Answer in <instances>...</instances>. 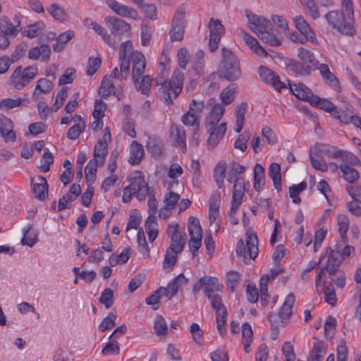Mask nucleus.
Here are the masks:
<instances>
[{"label": "nucleus", "instance_id": "30", "mask_svg": "<svg viewBox=\"0 0 361 361\" xmlns=\"http://www.w3.org/2000/svg\"><path fill=\"white\" fill-rule=\"evenodd\" d=\"M157 85H161V92L164 94L165 102L167 104H171L173 103L172 97H177L174 92L175 85L173 82L168 80H164L163 83L156 80Z\"/></svg>", "mask_w": 361, "mask_h": 361}, {"label": "nucleus", "instance_id": "22", "mask_svg": "<svg viewBox=\"0 0 361 361\" xmlns=\"http://www.w3.org/2000/svg\"><path fill=\"white\" fill-rule=\"evenodd\" d=\"M106 20L110 24L112 28V33L114 35L128 34L130 31V25L121 18L116 17H109Z\"/></svg>", "mask_w": 361, "mask_h": 361}, {"label": "nucleus", "instance_id": "49", "mask_svg": "<svg viewBox=\"0 0 361 361\" xmlns=\"http://www.w3.org/2000/svg\"><path fill=\"white\" fill-rule=\"evenodd\" d=\"M133 47L131 42L128 41L122 43L119 51V61L120 63L126 62L130 66V58L133 56Z\"/></svg>", "mask_w": 361, "mask_h": 361}, {"label": "nucleus", "instance_id": "57", "mask_svg": "<svg viewBox=\"0 0 361 361\" xmlns=\"http://www.w3.org/2000/svg\"><path fill=\"white\" fill-rule=\"evenodd\" d=\"M180 252H178L176 250L168 248L165 255V257L163 262L164 269L171 270L175 265L178 255Z\"/></svg>", "mask_w": 361, "mask_h": 361}, {"label": "nucleus", "instance_id": "51", "mask_svg": "<svg viewBox=\"0 0 361 361\" xmlns=\"http://www.w3.org/2000/svg\"><path fill=\"white\" fill-rule=\"evenodd\" d=\"M74 119L79 121V123L71 127L68 130L67 137L70 140L77 139L85 128V123L80 116H75Z\"/></svg>", "mask_w": 361, "mask_h": 361}, {"label": "nucleus", "instance_id": "13", "mask_svg": "<svg viewBox=\"0 0 361 361\" xmlns=\"http://www.w3.org/2000/svg\"><path fill=\"white\" fill-rule=\"evenodd\" d=\"M98 94L103 98L114 94L120 100L122 97V88L120 85L116 86L114 84L111 76H104L101 82Z\"/></svg>", "mask_w": 361, "mask_h": 361}, {"label": "nucleus", "instance_id": "16", "mask_svg": "<svg viewBox=\"0 0 361 361\" xmlns=\"http://www.w3.org/2000/svg\"><path fill=\"white\" fill-rule=\"evenodd\" d=\"M236 33L257 56L261 57H266L267 56V51L255 37L239 27L236 29Z\"/></svg>", "mask_w": 361, "mask_h": 361}, {"label": "nucleus", "instance_id": "11", "mask_svg": "<svg viewBox=\"0 0 361 361\" xmlns=\"http://www.w3.org/2000/svg\"><path fill=\"white\" fill-rule=\"evenodd\" d=\"M105 2L107 6L119 16L135 20L139 19L138 13L133 8L122 4L116 0H105Z\"/></svg>", "mask_w": 361, "mask_h": 361}, {"label": "nucleus", "instance_id": "46", "mask_svg": "<svg viewBox=\"0 0 361 361\" xmlns=\"http://www.w3.org/2000/svg\"><path fill=\"white\" fill-rule=\"evenodd\" d=\"M298 56L302 63L310 66V67L316 68L318 64V61L314 57V54L306 49L300 48L298 49Z\"/></svg>", "mask_w": 361, "mask_h": 361}, {"label": "nucleus", "instance_id": "2", "mask_svg": "<svg viewBox=\"0 0 361 361\" xmlns=\"http://www.w3.org/2000/svg\"><path fill=\"white\" fill-rule=\"evenodd\" d=\"M149 187L141 171H135L131 174V183L123 189L122 201L130 202L132 196L136 195L139 200H143L148 194Z\"/></svg>", "mask_w": 361, "mask_h": 361}, {"label": "nucleus", "instance_id": "10", "mask_svg": "<svg viewBox=\"0 0 361 361\" xmlns=\"http://www.w3.org/2000/svg\"><path fill=\"white\" fill-rule=\"evenodd\" d=\"M209 49L212 52L215 51L218 47L221 40L222 34L224 33V28L219 20H214L212 18L209 23Z\"/></svg>", "mask_w": 361, "mask_h": 361}, {"label": "nucleus", "instance_id": "61", "mask_svg": "<svg viewBox=\"0 0 361 361\" xmlns=\"http://www.w3.org/2000/svg\"><path fill=\"white\" fill-rule=\"evenodd\" d=\"M241 275L236 271H229L226 275V283L227 286L232 290H235V288L237 286Z\"/></svg>", "mask_w": 361, "mask_h": 361}, {"label": "nucleus", "instance_id": "55", "mask_svg": "<svg viewBox=\"0 0 361 361\" xmlns=\"http://www.w3.org/2000/svg\"><path fill=\"white\" fill-rule=\"evenodd\" d=\"M154 328L155 334L158 336H166L168 334V327L164 318L161 315H157L154 322Z\"/></svg>", "mask_w": 361, "mask_h": 361}, {"label": "nucleus", "instance_id": "53", "mask_svg": "<svg viewBox=\"0 0 361 361\" xmlns=\"http://www.w3.org/2000/svg\"><path fill=\"white\" fill-rule=\"evenodd\" d=\"M107 154L108 147L95 145L93 152V158L91 160L96 162L97 164H99V166H103L104 164Z\"/></svg>", "mask_w": 361, "mask_h": 361}, {"label": "nucleus", "instance_id": "59", "mask_svg": "<svg viewBox=\"0 0 361 361\" xmlns=\"http://www.w3.org/2000/svg\"><path fill=\"white\" fill-rule=\"evenodd\" d=\"M183 73L178 69H176L173 73L171 79L169 80L170 82L175 85L174 92L176 95H179V94L181 92L183 85Z\"/></svg>", "mask_w": 361, "mask_h": 361}, {"label": "nucleus", "instance_id": "39", "mask_svg": "<svg viewBox=\"0 0 361 361\" xmlns=\"http://www.w3.org/2000/svg\"><path fill=\"white\" fill-rule=\"evenodd\" d=\"M339 169L342 172V177L348 183H353L359 178L358 171L353 169V166H348L345 164H341L339 165Z\"/></svg>", "mask_w": 361, "mask_h": 361}, {"label": "nucleus", "instance_id": "45", "mask_svg": "<svg viewBox=\"0 0 361 361\" xmlns=\"http://www.w3.org/2000/svg\"><path fill=\"white\" fill-rule=\"evenodd\" d=\"M236 88L233 85H229L223 89L220 93V99L222 105L225 106L231 104L236 97Z\"/></svg>", "mask_w": 361, "mask_h": 361}, {"label": "nucleus", "instance_id": "26", "mask_svg": "<svg viewBox=\"0 0 361 361\" xmlns=\"http://www.w3.org/2000/svg\"><path fill=\"white\" fill-rule=\"evenodd\" d=\"M144 155L145 151L142 145L138 142L133 140L130 145L129 164L132 165L139 164L142 160Z\"/></svg>", "mask_w": 361, "mask_h": 361}, {"label": "nucleus", "instance_id": "12", "mask_svg": "<svg viewBox=\"0 0 361 361\" xmlns=\"http://www.w3.org/2000/svg\"><path fill=\"white\" fill-rule=\"evenodd\" d=\"M226 111L224 105L216 103L212 106L205 118V128L207 130H214L220 124L223 115Z\"/></svg>", "mask_w": 361, "mask_h": 361}, {"label": "nucleus", "instance_id": "33", "mask_svg": "<svg viewBox=\"0 0 361 361\" xmlns=\"http://www.w3.org/2000/svg\"><path fill=\"white\" fill-rule=\"evenodd\" d=\"M145 230L148 235L149 240L150 242H153L157 238L159 233L156 216L149 215L145 221Z\"/></svg>", "mask_w": 361, "mask_h": 361}, {"label": "nucleus", "instance_id": "32", "mask_svg": "<svg viewBox=\"0 0 361 361\" xmlns=\"http://www.w3.org/2000/svg\"><path fill=\"white\" fill-rule=\"evenodd\" d=\"M181 121L184 126L193 128V139H195V135L197 134L200 128L199 116L188 111L186 114L182 116Z\"/></svg>", "mask_w": 361, "mask_h": 361}, {"label": "nucleus", "instance_id": "29", "mask_svg": "<svg viewBox=\"0 0 361 361\" xmlns=\"http://www.w3.org/2000/svg\"><path fill=\"white\" fill-rule=\"evenodd\" d=\"M318 69L323 80L331 87L336 90L340 88L339 81L337 78L330 71L329 66L325 63L319 65Z\"/></svg>", "mask_w": 361, "mask_h": 361}, {"label": "nucleus", "instance_id": "31", "mask_svg": "<svg viewBox=\"0 0 361 361\" xmlns=\"http://www.w3.org/2000/svg\"><path fill=\"white\" fill-rule=\"evenodd\" d=\"M338 149H339L336 147L324 143H317L310 149V150H312L314 152L321 156L322 154H324L334 159L337 158Z\"/></svg>", "mask_w": 361, "mask_h": 361}, {"label": "nucleus", "instance_id": "38", "mask_svg": "<svg viewBox=\"0 0 361 361\" xmlns=\"http://www.w3.org/2000/svg\"><path fill=\"white\" fill-rule=\"evenodd\" d=\"M44 28V24L42 22H37L20 28V31L24 36L34 38L41 34Z\"/></svg>", "mask_w": 361, "mask_h": 361}, {"label": "nucleus", "instance_id": "56", "mask_svg": "<svg viewBox=\"0 0 361 361\" xmlns=\"http://www.w3.org/2000/svg\"><path fill=\"white\" fill-rule=\"evenodd\" d=\"M74 36V33L68 30L59 35L56 39V43L53 46L55 51L60 52L63 49V44L68 43Z\"/></svg>", "mask_w": 361, "mask_h": 361}, {"label": "nucleus", "instance_id": "35", "mask_svg": "<svg viewBox=\"0 0 361 361\" xmlns=\"http://www.w3.org/2000/svg\"><path fill=\"white\" fill-rule=\"evenodd\" d=\"M0 32L14 37L17 35L18 30L11 21L8 17L4 16L0 18Z\"/></svg>", "mask_w": 361, "mask_h": 361}, {"label": "nucleus", "instance_id": "42", "mask_svg": "<svg viewBox=\"0 0 361 361\" xmlns=\"http://www.w3.org/2000/svg\"><path fill=\"white\" fill-rule=\"evenodd\" d=\"M310 104L319 107L326 112H329L332 115L337 109L336 106L331 102L325 99H322L316 95L314 97L312 98Z\"/></svg>", "mask_w": 361, "mask_h": 361}, {"label": "nucleus", "instance_id": "20", "mask_svg": "<svg viewBox=\"0 0 361 361\" xmlns=\"http://www.w3.org/2000/svg\"><path fill=\"white\" fill-rule=\"evenodd\" d=\"M146 67L145 58L142 53L137 52L133 56V70L132 75L134 82H137V79L145 73Z\"/></svg>", "mask_w": 361, "mask_h": 361}, {"label": "nucleus", "instance_id": "37", "mask_svg": "<svg viewBox=\"0 0 361 361\" xmlns=\"http://www.w3.org/2000/svg\"><path fill=\"white\" fill-rule=\"evenodd\" d=\"M326 348L322 341H317L313 345V348L310 352L307 361H322L326 355Z\"/></svg>", "mask_w": 361, "mask_h": 361}, {"label": "nucleus", "instance_id": "4", "mask_svg": "<svg viewBox=\"0 0 361 361\" xmlns=\"http://www.w3.org/2000/svg\"><path fill=\"white\" fill-rule=\"evenodd\" d=\"M325 18L329 25L345 35H353L355 30L354 28V20L347 19L343 13L338 11H331L325 15Z\"/></svg>", "mask_w": 361, "mask_h": 361}, {"label": "nucleus", "instance_id": "43", "mask_svg": "<svg viewBox=\"0 0 361 361\" xmlns=\"http://www.w3.org/2000/svg\"><path fill=\"white\" fill-rule=\"evenodd\" d=\"M310 159L311 164L314 169L321 172H326L328 171L329 165L320 154L310 150Z\"/></svg>", "mask_w": 361, "mask_h": 361}, {"label": "nucleus", "instance_id": "36", "mask_svg": "<svg viewBox=\"0 0 361 361\" xmlns=\"http://www.w3.org/2000/svg\"><path fill=\"white\" fill-rule=\"evenodd\" d=\"M268 173L274 183V188L279 191L281 189V166L277 163H271Z\"/></svg>", "mask_w": 361, "mask_h": 361}, {"label": "nucleus", "instance_id": "41", "mask_svg": "<svg viewBox=\"0 0 361 361\" xmlns=\"http://www.w3.org/2000/svg\"><path fill=\"white\" fill-rule=\"evenodd\" d=\"M337 224L338 226V232L343 245L348 243L347 233L349 229V219L343 214H339L337 216Z\"/></svg>", "mask_w": 361, "mask_h": 361}, {"label": "nucleus", "instance_id": "23", "mask_svg": "<svg viewBox=\"0 0 361 361\" xmlns=\"http://www.w3.org/2000/svg\"><path fill=\"white\" fill-rule=\"evenodd\" d=\"M200 286H202L206 297L214 294V292L221 291V286L215 277L204 276L200 279Z\"/></svg>", "mask_w": 361, "mask_h": 361}, {"label": "nucleus", "instance_id": "60", "mask_svg": "<svg viewBox=\"0 0 361 361\" xmlns=\"http://www.w3.org/2000/svg\"><path fill=\"white\" fill-rule=\"evenodd\" d=\"M54 161L52 153L48 148L44 149V154L41 159V165L39 166L41 171L46 173L49 171L50 166Z\"/></svg>", "mask_w": 361, "mask_h": 361}, {"label": "nucleus", "instance_id": "63", "mask_svg": "<svg viewBox=\"0 0 361 361\" xmlns=\"http://www.w3.org/2000/svg\"><path fill=\"white\" fill-rule=\"evenodd\" d=\"M116 314L113 312H109L108 315L104 317L101 322L98 329L101 332L112 328L115 325V321L116 319Z\"/></svg>", "mask_w": 361, "mask_h": 361}, {"label": "nucleus", "instance_id": "64", "mask_svg": "<svg viewBox=\"0 0 361 361\" xmlns=\"http://www.w3.org/2000/svg\"><path fill=\"white\" fill-rule=\"evenodd\" d=\"M138 8L145 13L147 18L152 20L157 18V8L154 5L142 1V4L139 5Z\"/></svg>", "mask_w": 361, "mask_h": 361}, {"label": "nucleus", "instance_id": "15", "mask_svg": "<svg viewBox=\"0 0 361 361\" xmlns=\"http://www.w3.org/2000/svg\"><path fill=\"white\" fill-rule=\"evenodd\" d=\"M259 74L262 80L272 85L277 91L280 92L281 89L286 87L284 83L280 80L279 77L271 69L261 66L259 68Z\"/></svg>", "mask_w": 361, "mask_h": 361}, {"label": "nucleus", "instance_id": "8", "mask_svg": "<svg viewBox=\"0 0 361 361\" xmlns=\"http://www.w3.org/2000/svg\"><path fill=\"white\" fill-rule=\"evenodd\" d=\"M250 186V183L245 182L243 178H238L235 180L230 208L231 213L235 214L237 212L242 203L245 191L247 190Z\"/></svg>", "mask_w": 361, "mask_h": 361}, {"label": "nucleus", "instance_id": "54", "mask_svg": "<svg viewBox=\"0 0 361 361\" xmlns=\"http://www.w3.org/2000/svg\"><path fill=\"white\" fill-rule=\"evenodd\" d=\"M11 84L16 90H21L25 85H27V83L25 82V80H23V75H21V67L20 66L17 67L14 70V71L11 77Z\"/></svg>", "mask_w": 361, "mask_h": 361}, {"label": "nucleus", "instance_id": "34", "mask_svg": "<svg viewBox=\"0 0 361 361\" xmlns=\"http://www.w3.org/2000/svg\"><path fill=\"white\" fill-rule=\"evenodd\" d=\"M329 250L330 252L329 254L325 270L329 274V275H334L340 267L341 259L338 255V253L335 252L334 250H331V248Z\"/></svg>", "mask_w": 361, "mask_h": 361}, {"label": "nucleus", "instance_id": "40", "mask_svg": "<svg viewBox=\"0 0 361 361\" xmlns=\"http://www.w3.org/2000/svg\"><path fill=\"white\" fill-rule=\"evenodd\" d=\"M242 343L244 345V350L246 353H249L251 350L250 343L252 341L253 333L251 325L245 322L242 325Z\"/></svg>", "mask_w": 361, "mask_h": 361}, {"label": "nucleus", "instance_id": "52", "mask_svg": "<svg viewBox=\"0 0 361 361\" xmlns=\"http://www.w3.org/2000/svg\"><path fill=\"white\" fill-rule=\"evenodd\" d=\"M119 68V71L117 67L114 68L109 76H111V79L114 78L119 81L126 80L129 75L130 66L125 61L120 63Z\"/></svg>", "mask_w": 361, "mask_h": 361}, {"label": "nucleus", "instance_id": "48", "mask_svg": "<svg viewBox=\"0 0 361 361\" xmlns=\"http://www.w3.org/2000/svg\"><path fill=\"white\" fill-rule=\"evenodd\" d=\"M171 134L176 138L177 144L182 147L183 152L186 150L185 130L181 126H172L171 128Z\"/></svg>", "mask_w": 361, "mask_h": 361}, {"label": "nucleus", "instance_id": "19", "mask_svg": "<svg viewBox=\"0 0 361 361\" xmlns=\"http://www.w3.org/2000/svg\"><path fill=\"white\" fill-rule=\"evenodd\" d=\"M293 94L301 100L308 101L311 103L312 98L314 97L312 92L303 83H288Z\"/></svg>", "mask_w": 361, "mask_h": 361}, {"label": "nucleus", "instance_id": "9", "mask_svg": "<svg viewBox=\"0 0 361 361\" xmlns=\"http://www.w3.org/2000/svg\"><path fill=\"white\" fill-rule=\"evenodd\" d=\"M246 17L248 19L247 26L249 29L257 37H259L262 32L269 30L271 26L270 22L265 18L255 15L250 11H246Z\"/></svg>", "mask_w": 361, "mask_h": 361}, {"label": "nucleus", "instance_id": "28", "mask_svg": "<svg viewBox=\"0 0 361 361\" xmlns=\"http://www.w3.org/2000/svg\"><path fill=\"white\" fill-rule=\"evenodd\" d=\"M53 88V83L50 80L41 78L37 80L35 90L32 94V99L38 101L40 99V94H48Z\"/></svg>", "mask_w": 361, "mask_h": 361}, {"label": "nucleus", "instance_id": "21", "mask_svg": "<svg viewBox=\"0 0 361 361\" xmlns=\"http://www.w3.org/2000/svg\"><path fill=\"white\" fill-rule=\"evenodd\" d=\"M147 149L156 159L161 158L164 154V143L161 139L157 136L148 137L146 144Z\"/></svg>", "mask_w": 361, "mask_h": 361}, {"label": "nucleus", "instance_id": "7", "mask_svg": "<svg viewBox=\"0 0 361 361\" xmlns=\"http://www.w3.org/2000/svg\"><path fill=\"white\" fill-rule=\"evenodd\" d=\"M185 8L178 7L171 23L170 37L172 41H181L185 32L184 27Z\"/></svg>", "mask_w": 361, "mask_h": 361}, {"label": "nucleus", "instance_id": "27", "mask_svg": "<svg viewBox=\"0 0 361 361\" xmlns=\"http://www.w3.org/2000/svg\"><path fill=\"white\" fill-rule=\"evenodd\" d=\"M294 302L295 296L293 293H289L278 312V314L281 317V322H286L290 318L292 314V308Z\"/></svg>", "mask_w": 361, "mask_h": 361}, {"label": "nucleus", "instance_id": "1", "mask_svg": "<svg viewBox=\"0 0 361 361\" xmlns=\"http://www.w3.org/2000/svg\"><path fill=\"white\" fill-rule=\"evenodd\" d=\"M222 59L221 60L218 73L220 78L228 81H235L240 78L241 70L238 57L228 49H221Z\"/></svg>", "mask_w": 361, "mask_h": 361}, {"label": "nucleus", "instance_id": "3", "mask_svg": "<svg viewBox=\"0 0 361 361\" xmlns=\"http://www.w3.org/2000/svg\"><path fill=\"white\" fill-rule=\"evenodd\" d=\"M258 240L255 233H246L245 243L243 240L237 243L236 255L248 264L250 259H255L258 255Z\"/></svg>", "mask_w": 361, "mask_h": 361}, {"label": "nucleus", "instance_id": "24", "mask_svg": "<svg viewBox=\"0 0 361 361\" xmlns=\"http://www.w3.org/2000/svg\"><path fill=\"white\" fill-rule=\"evenodd\" d=\"M32 190L36 198L44 200L48 194V184L46 178L43 176H38L36 182L32 183Z\"/></svg>", "mask_w": 361, "mask_h": 361}, {"label": "nucleus", "instance_id": "18", "mask_svg": "<svg viewBox=\"0 0 361 361\" xmlns=\"http://www.w3.org/2000/svg\"><path fill=\"white\" fill-rule=\"evenodd\" d=\"M226 129L227 122L222 121L217 126V128H214V130L212 129L211 130H207V132L209 134L207 139V145L209 147L214 148L217 145L220 140L222 139L224 136L226 132Z\"/></svg>", "mask_w": 361, "mask_h": 361}, {"label": "nucleus", "instance_id": "47", "mask_svg": "<svg viewBox=\"0 0 361 361\" xmlns=\"http://www.w3.org/2000/svg\"><path fill=\"white\" fill-rule=\"evenodd\" d=\"M337 158L341 159L342 161L341 164H345L350 166L361 165L360 159L350 152L338 149Z\"/></svg>", "mask_w": 361, "mask_h": 361}, {"label": "nucleus", "instance_id": "62", "mask_svg": "<svg viewBox=\"0 0 361 361\" xmlns=\"http://www.w3.org/2000/svg\"><path fill=\"white\" fill-rule=\"evenodd\" d=\"M259 37L264 43L273 47L280 46L281 44V39L277 38L274 34L268 32V30L262 32Z\"/></svg>", "mask_w": 361, "mask_h": 361}, {"label": "nucleus", "instance_id": "17", "mask_svg": "<svg viewBox=\"0 0 361 361\" xmlns=\"http://www.w3.org/2000/svg\"><path fill=\"white\" fill-rule=\"evenodd\" d=\"M0 135L6 142L14 141L16 138L12 121L5 116H0Z\"/></svg>", "mask_w": 361, "mask_h": 361}, {"label": "nucleus", "instance_id": "5", "mask_svg": "<svg viewBox=\"0 0 361 361\" xmlns=\"http://www.w3.org/2000/svg\"><path fill=\"white\" fill-rule=\"evenodd\" d=\"M188 231L190 237L189 241V247L194 257L195 252L199 250L202 245V228L199 220L193 216H190L188 219Z\"/></svg>", "mask_w": 361, "mask_h": 361}, {"label": "nucleus", "instance_id": "58", "mask_svg": "<svg viewBox=\"0 0 361 361\" xmlns=\"http://www.w3.org/2000/svg\"><path fill=\"white\" fill-rule=\"evenodd\" d=\"M152 78L149 75H145L142 80L134 82L137 90L140 91L143 94H148L151 90Z\"/></svg>", "mask_w": 361, "mask_h": 361}, {"label": "nucleus", "instance_id": "50", "mask_svg": "<svg viewBox=\"0 0 361 361\" xmlns=\"http://www.w3.org/2000/svg\"><path fill=\"white\" fill-rule=\"evenodd\" d=\"M226 169V164L225 162H219L214 169L213 178L217 187L220 189L224 187Z\"/></svg>", "mask_w": 361, "mask_h": 361}, {"label": "nucleus", "instance_id": "25", "mask_svg": "<svg viewBox=\"0 0 361 361\" xmlns=\"http://www.w3.org/2000/svg\"><path fill=\"white\" fill-rule=\"evenodd\" d=\"M51 48L49 45L42 44L35 47L28 51L27 56L30 59L37 60L41 57L42 61L47 62L50 58Z\"/></svg>", "mask_w": 361, "mask_h": 361}, {"label": "nucleus", "instance_id": "14", "mask_svg": "<svg viewBox=\"0 0 361 361\" xmlns=\"http://www.w3.org/2000/svg\"><path fill=\"white\" fill-rule=\"evenodd\" d=\"M293 23L295 28L305 37V40H308L314 44H319L314 32L303 16L299 15L293 18Z\"/></svg>", "mask_w": 361, "mask_h": 361}, {"label": "nucleus", "instance_id": "6", "mask_svg": "<svg viewBox=\"0 0 361 361\" xmlns=\"http://www.w3.org/2000/svg\"><path fill=\"white\" fill-rule=\"evenodd\" d=\"M166 233L171 239L169 248L181 252L185 244V234L179 229L177 224H171L168 226Z\"/></svg>", "mask_w": 361, "mask_h": 361}, {"label": "nucleus", "instance_id": "44", "mask_svg": "<svg viewBox=\"0 0 361 361\" xmlns=\"http://www.w3.org/2000/svg\"><path fill=\"white\" fill-rule=\"evenodd\" d=\"M264 169L259 163L256 164L254 169V188L256 191L259 190L265 184Z\"/></svg>", "mask_w": 361, "mask_h": 361}]
</instances>
